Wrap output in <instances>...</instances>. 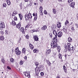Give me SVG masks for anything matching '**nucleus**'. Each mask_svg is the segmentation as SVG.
<instances>
[{
  "label": "nucleus",
  "mask_w": 78,
  "mask_h": 78,
  "mask_svg": "<svg viewBox=\"0 0 78 78\" xmlns=\"http://www.w3.org/2000/svg\"><path fill=\"white\" fill-rule=\"evenodd\" d=\"M53 33L55 37L53 38V41L51 42V47L53 48L56 47L58 45V39H57L58 32L56 30H54L53 31Z\"/></svg>",
  "instance_id": "obj_1"
},
{
  "label": "nucleus",
  "mask_w": 78,
  "mask_h": 78,
  "mask_svg": "<svg viewBox=\"0 0 78 78\" xmlns=\"http://www.w3.org/2000/svg\"><path fill=\"white\" fill-rule=\"evenodd\" d=\"M32 17L31 14L30 13H29L28 14H26L25 15L26 20H28V19H31Z\"/></svg>",
  "instance_id": "obj_2"
},
{
  "label": "nucleus",
  "mask_w": 78,
  "mask_h": 78,
  "mask_svg": "<svg viewBox=\"0 0 78 78\" xmlns=\"http://www.w3.org/2000/svg\"><path fill=\"white\" fill-rule=\"evenodd\" d=\"M23 74L26 76H27L29 78H31L30 73L28 71H26L23 72Z\"/></svg>",
  "instance_id": "obj_3"
},
{
  "label": "nucleus",
  "mask_w": 78,
  "mask_h": 78,
  "mask_svg": "<svg viewBox=\"0 0 78 78\" xmlns=\"http://www.w3.org/2000/svg\"><path fill=\"white\" fill-rule=\"evenodd\" d=\"M15 53L17 55H20L21 54V51H19V47L16 48L15 50Z\"/></svg>",
  "instance_id": "obj_4"
},
{
  "label": "nucleus",
  "mask_w": 78,
  "mask_h": 78,
  "mask_svg": "<svg viewBox=\"0 0 78 78\" xmlns=\"http://www.w3.org/2000/svg\"><path fill=\"white\" fill-rule=\"evenodd\" d=\"M35 70L36 75H38L40 73V71H41L40 68L38 66H37L36 68H35Z\"/></svg>",
  "instance_id": "obj_5"
},
{
  "label": "nucleus",
  "mask_w": 78,
  "mask_h": 78,
  "mask_svg": "<svg viewBox=\"0 0 78 78\" xmlns=\"http://www.w3.org/2000/svg\"><path fill=\"white\" fill-rule=\"evenodd\" d=\"M70 47V43H68L67 44V46L66 44H65L64 45V48H69Z\"/></svg>",
  "instance_id": "obj_6"
},
{
  "label": "nucleus",
  "mask_w": 78,
  "mask_h": 78,
  "mask_svg": "<svg viewBox=\"0 0 78 78\" xmlns=\"http://www.w3.org/2000/svg\"><path fill=\"white\" fill-rule=\"evenodd\" d=\"M56 47H57V50H58V53H60V51L61 50V47H60V46H58V44L57 46L54 48H52V47H51V48H53V49H54V48H56Z\"/></svg>",
  "instance_id": "obj_7"
},
{
  "label": "nucleus",
  "mask_w": 78,
  "mask_h": 78,
  "mask_svg": "<svg viewBox=\"0 0 78 78\" xmlns=\"http://www.w3.org/2000/svg\"><path fill=\"white\" fill-rule=\"evenodd\" d=\"M16 27L17 28H18V29H20L21 27V23L20 22L19 23L16 24Z\"/></svg>",
  "instance_id": "obj_8"
},
{
  "label": "nucleus",
  "mask_w": 78,
  "mask_h": 78,
  "mask_svg": "<svg viewBox=\"0 0 78 78\" xmlns=\"http://www.w3.org/2000/svg\"><path fill=\"white\" fill-rule=\"evenodd\" d=\"M34 39L35 41H39V38L37 35H34Z\"/></svg>",
  "instance_id": "obj_9"
},
{
  "label": "nucleus",
  "mask_w": 78,
  "mask_h": 78,
  "mask_svg": "<svg viewBox=\"0 0 78 78\" xmlns=\"http://www.w3.org/2000/svg\"><path fill=\"white\" fill-rule=\"evenodd\" d=\"M17 14H18V12L15 10L13 12L12 14V16L14 17L16 16V15Z\"/></svg>",
  "instance_id": "obj_10"
},
{
  "label": "nucleus",
  "mask_w": 78,
  "mask_h": 78,
  "mask_svg": "<svg viewBox=\"0 0 78 78\" xmlns=\"http://www.w3.org/2000/svg\"><path fill=\"white\" fill-rule=\"evenodd\" d=\"M63 31L65 33H66L67 32V28L66 26H63Z\"/></svg>",
  "instance_id": "obj_11"
},
{
  "label": "nucleus",
  "mask_w": 78,
  "mask_h": 78,
  "mask_svg": "<svg viewBox=\"0 0 78 78\" xmlns=\"http://www.w3.org/2000/svg\"><path fill=\"white\" fill-rule=\"evenodd\" d=\"M57 36L58 37H61L62 36V33L61 32H59L57 34Z\"/></svg>",
  "instance_id": "obj_12"
},
{
  "label": "nucleus",
  "mask_w": 78,
  "mask_h": 78,
  "mask_svg": "<svg viewBox=\"0 0 78 78\" xmlns=\"http://www.w3.org/2000/svg\"><path fill=\"white\" fill-rule=\"evenodd\" d=\"M39 68H40V69L41 71H43V70H44V69H45L44 66L42 65L40 66Z\"/></svg>",
  "instance_id": "obj_13"
},
{
  "label": "nucleus",
  "mask_w": 78,
  "mask_h": 78,
  "mask_svg": "<svg viewBox=\"0 0 78 78\" xmlns=\"http://www.w3.org/2000/svg\"><path fill=\"white\" fill-rule=\"evenodd\" d=\"M63 70L65 73H67V68L65 66H63Z\"/></svg>",
  "instance_id": "obj_14"
},
{
  "label": "nucleus",
  "mask_w": 78,
  "mask_h": 78,
  "mask_svg": "<svg viewBox=\"0 0 78 78\" xmlns=\"http://www.w3.org/2000/svg\"><path fill=\"white\" fill-rule=\"evenodd\" d=\"M0 26L2 28H5V23L3 22H1L0 24Z\"/></svg>",
  "instance_id": "obj_15"
},
{
  "label": "nucleus",
  "mask_w": 78,
  "mask_h": 78,
  "mask_svg": "<svg viewBox=\"0 0 78 78\" xmlns=\"http://www.w3.org/2000/svg\"><path fill=\"white\" fill-rule=\"evenodd\" d=\"M20 31L22 32V33L23 34H25V29H24V28H23V27H22L20 29Z\"/></svg>",
  "instance_id": "obj_16"
},
{
  "label": "nucleus",
  "mask_w": 78,
  "mask_h": 78,
  "mask_svg": "<svg viewBox=\"0 0 78 78\" xmlns=\"http://www.w3.org/2000/svg\"><path fill=\"white\" fill-rule=\"evenodd\" d=\"M62 55H61V54H59L58 58H59V59H61V62H63V60H62Z\"/></svg>",
  "instance_id": "obj_17"
},
{
  "label": "nucleus",
  "mask_w": 78,
  "mask_h": 78,
  "mask_svg": "<svg viewBox=\"0 0 78 78\" xmlns=\"http://www.w3.org/2000/svg\"><path fill=\"white\" fill-rule=\"evenodd\" d=\"M47 27L46 25H44L41 28V29L42 30H45L47 29Z\"/></svg>",
  "instance_id": "obj_18"
},
{
  "label": "nucleus",
  "mask_w": 78,
  "mask_h": 78,
  "mask_svg": "<svg viewBox=\"0 0 78 78\" xmlns=\"http://www.w3.org/2000/svg\"><path fill=\"white\" fill-rule=\"evenodd\" d=\"M58 23L57 24V27L58 28H60L61 27V23L60 22H58Z\"/></svg>",
  "instance_id": "obj_19"
},
{
  "label": "nucleus",
  "mask_w": 78,
  "mask_h": 78,
  "mask_svg": "<svg viewBox=\"0 0 78 78\" xmlns=\"http://www.w3.org/2000/svg\"><path fill=\"white\" fill-rule=\"evenodd\" d=\"M19 16V17L20 19V20H22L23 19V15L21 13H19L18 14Z\"/></svg>",
  "instance_id": "obj_20"
},
{
  "label": "nucleus",
  "mask_w": 78,
  "mask_h": 78,
  "mask_svg": "<svg viewBox=\"0 0 78 78\" xmlns=\"http://www.w3.org/2000/svg\"><path fill=\"white\" fill-rule=\"evenodd\" d=\"M46 62L47 63L48 65L49 66H51V62H50L49 60H46Z\"/></svg>",
  "instance_id": "obj_21"
},
{
  "label": "nucleus",
  "mask_w": 78,
  "mask_h": 78,
  "mask_svg": "<svg viewBox=\"0 0 78 78\" xmlns=\"http://www.w3.org/2000/svg\"><path fill=\"white\" fill-rule=\"evenodd\" d=\"M75 3L74 2H71L70 3V7L72 8H73L74 6H75Z\"/></svg>",
  "instance_id": "obj_22"
},
{
  "label": "nucleus",
  "mask_w": 78,
  "mask_h": 78,
  "mask_svg": "<svg viewBox=\"0 0 78 78\" xmlns=\"http://www.w3.org/2000/svg\"><path fill=\"white\" fill-rule=\"evenodd\" d=\"M5 40V37L3 36H0V41H3Z\"/></svg>",
  "instance_id": "obj_23"
},
{
  "label": "nucleus",
  "mask_w": 78,
  "mask_h": 78,
  "mask_svg": "<svg viewBox=\"0 0 78 78\" xmlns=\"http://www.w3.org/2000/svg\"><path fill=\"white\" fill-rule=\"evenodd\" d=\"M29 47L31 50H33L34 48V46H33V44H29Z\"/></svg>",
  "instance_id": "obj_24"
},
{
  "label": "nucleus",
  "mask_w": 78,
  "mask_h": 78,
  "mask_svg": "<svg viewBox=\"0 0 78 78\" xmlns=\"http://www.w3.org/2000/svg\"><path fill=\"white\" fill-rule=\"evenodd\" d=\"M11 23L12 25L13 26H15V25H16V22L14 20H12Z\"/></svg>",
  "instance_id": "obj_25"
},
{
  "label": "nucleus",
  "mask_w": 78,
  "mask_h": 78,
  "mask_svg": "<svg viewBox=\"0 0 78 78\" xmlns=\"http://www.w3.org/2000/svg\"><path fill=\"white\" fill-rule=\"evenodd\" d=\"M33 51L34 53H39V50L37 49H35L33 50Z\"/></svg>",
  "instance_id": "obj_26"
},
{
  "label": "nucleus",
  "mask_w": 78,
  "mask_h": 78,
  "mask_svg": "<svg viewBox=\"0 0 78 78\" xmlns=\"http://www.w3.org/2000/svg\"><path fill=\"white\" fill-rule=\"evenodd\" d=\"M51 53V50L50 49L47 50L46 51V53L47 55L48 54H50Z\"/></svg>",
  "instance_id": "obj_27"
},
{
  "label": "nucleus",
  "mask_w": 78,
  "mask_h": 78,
  "mask_svg": "<svg viewBox=\"0 0 78 78\" xmlns=\"http://www.w3.org/2000/svg\"><path fill=\"white\" fill-rule=\"evenodd\" d=\"M30 24H28L25 26V30H27V29H26V28H28L30 27Z\"/></svg>",
  "instance_id": "obj_28"
},
{
  "label": "nucleus",
  "mask_w": 78,
  "mask_h": 78,
  "mask_svg": "<svg viewBox=\"0 0 78 78\" xmlns=\"http://www.w3.org/2000/svg\"><path fill=\"white\" fill-rule=\"evenodd\" d=\"M52 11L54 14H56V10L55 9H53L52 10Z\"/></svg>",
  "instance_id": "obj_29"
},
{
  "label": "nucleus",
  "mask_w": 78,
  "mask_h": 78,
  "mask_svg": "<svg viewBox=\"0 0 78 78\" xmlns=\"http://www.w3.org/2000/svg\"><path fill=\"white\" fill-rule=\"evenodd\" d=\"M68 41L69 42H72V39L70 37H69L68 38Z\"/></svg>",
  "instance_id": "obj_30"
},
{
  "label": "nucleus",
  "mask_w": 78,
  "mask_h": 78,
  "mask_svg": "<svg viewBox=\"0 0 78 78\" xmlns=\"http://www.w3.org/2000/svg\"><path fill=\"white\" fill-rule=\"evenodd\" d=\"M6 2L8 5H11V2H10L9 0H7L6 1Z\"/></svg>",
  "instance_id": "obj_31"
},
{
  "label": "nucleus",
  "mask_w": 78,
  "mask_h": 78,
  "mask_svg": "<svg viewBox=\"0 0 78 78\" xmlns=\"http://www.w3.org/2000/svg\"><path fill=\"white\" fill-rule=\"evenodd\" d=\"M69 21H68V20H66V21L65 22V25H66V26L67 25V24H69Z\"/></svg>",
  "instance_id": "obj_32"
},
{
  "label": "nucleus",
  "mask_w": 78,
  "mask_h": 78,
  "mask_svg": "<svg viewBox=\"0 0 78 78\" xmlns=\"http://www.w3.org/2000/svg\"><path fill=\"white\" fill-rule=\"evenodd\" d=\"M39 9L40 12H41V11H42L43 8H42V7L41 6H40V8Z\"/></svg>",
  "instance_id": "obj_33"
},
{
  "label": "nucleus",
  "mask_w": 78,
  "mask_h": 78,
  "mask_svg": "<svg viewBox=\"0 0 78 78\" xmlns=\"http://www.w3.org/2000/svg\"><path fill=\"white\" fill-rule=\"evenodd\" d=\"M39 62H35V66H38L39 65Z\"/></svg>",
  "instance_id": "obj_34"
},
{
  "label": "nucleus",
  "mask_w": 78,
  "mask_h": 78,
  "mask_svg": "<svg viewBox=\"0 0 78 78\" xmlns=\"http://www.w3.org/2000/svg\"><path fill=\"white\" fill-rule=\"evenodd\" d=\"M24 62H23V61L22 60H21L20 62V65H23Z\"/></svg>",
  "instance_id": "obj_35"
},
{
  "label": "nucleus",
  "mask_w": 78,
  "mask_h": 78,
  "mask_svg": "<svg viewBox=\"0 0 78 78\" xmlns=\"http://www.w3.org/2000/svg\"><path fill=\"white\" fill-rule=\"evenodd\" d=\"M2 6L3 8H6V3H3Z\"/></svg>",
  "instance_id": "obj_36"
},
{
  "label": "nucleus",
  "mask_w": 78,
  "mask_h": 78,
  "mask_svg": "<svg viewBox=\"0 0 78 78\" xmlns=\"http://www.w3.org/2000/svg\"><path fill=\"white\" fill-rule=\"evenodd\" d=\"M67 49L68 50V51H69V52H70V54L69 55L70 56L71 55H72V52H70V51H71V50H71L70 49L67 48Z\"/></svg>",
  "instance_id": "obj_37"
},
{
  "label": "nucleus",
  "mask_w": 78,
  "mask_h": 78,
  "mask_svg": "<svg viewBox=\"0 0 78 78\" xmlns=\"http://www.w3.org/2000/svg\"><path fill=\"white\" fill-rule=\"evenodd\" d=\"M10 60L11 62H13L14 61V59L12 58H10Z\"/></svg>",
  "instance_id": "obj_38"
},
{
  "label": "nucleus",
  "mask_w": 78,
  "mask_h": 78,
  "mask_svg": "<svg viewBox=\"0 0 78 78\" xmlns=\"http://www.w3.org/2000/svg\"><path fill=\"white\" fill-rule=\"evenodd\" d=\"M25 51H26V49L25 48H23L22 49V52L23 53H25Z\"/></svg>",
  "instance_id": "obj_39"
},
{
  "label": "nucleus",
  "mask_w": 78,
  "mask_h": 78,
  "mask_svg": "<svg viewBox=\"0 0 78 78\" xmlns=\"http://www.w3.org/2000/svg\"><path fill=\"white\" fill-rule=\"evenodd\" d=\"M1 61L3 64H5V59L4 58H2L1 60Z\"/></svg>",
  "instance_id": "obj_40"
},
{
  "label": "nucleus",
  "mask_w": 78,
  "mask_h": 78,
  "mask_svg": "<svg viewBox=\"0 0 78 78\" xmlns=\"http://www.w3.org/2000/svg\"><path fill=\"white\" fill-rule=\"evenodd\" d=\"M13 19L14 20H15L16 21H17V20H18L17 17H16V16H15L14 17Z\"/></svg>",
  "instance_id": "obj_41"
},
{
  "label": "nucleus",
  "mask_w": 78,
  "mask_h": 78,
  "mask_svg": "<svg viewBox=\"0 0 78 78\" xmlns=\"http://www.w3.org/2000/svg\"><path fill=\"white\" fill-rule=\"evenodd\" d=\"M44 14H48V13L47 12V10H44Z\"/></svg>",
  "instance_id": "obj_42"
},
{
  "label": "nucleus",
  "mask_w": 78,
  "mask_h": 78,
  "mask_svg": "<svg viewBox=\"0 0 78 78\" xmlns=\"http://www.w3.org/2000/svg\"><path fill=\"white\" fill-rule=\"evenodd\" d=\"M33 15V16H37V13H36L35 14L34 13Z\"/></svg>",
  "instance_id": "obj_43"
},
{
  "label": "nucleus",
  "mask_w": 78,
  "mask_h": 78,
  "mask_svg": "<svg viewBox=\"0 0 78 78\" xmlns=\"http://www.w3.org/2000/svg\"><path fill=\"white\" fill-rule=\"evenodd\" d=\"M37 16H35L34 17V20H37Z\"/></svg>",
  "instance_id": "obj_44"
},
{
  "label": "nucleus",
  "mask_w": 78,
  "mask_h": 78,
  "mask_svg": "<svg viewBox=\"0 0 78 78\" xmlns=\"http://www.w3.org/2000/svg\"><path fill=\"white\" fill-rule=\"evenodd\" d=\"M26 38L27 39H28L29 38V35H26V36H25Z\"/></svg>",
  "instance_id": "obj_45"
},
{
  "label": "nucleus",
  "mask_w": 78,
  "mask_h": 78,
  "mask_svg": "<svg viewBox=\"0 0 78 78\" xmlns=\"http://www.w3.org/2000/svg\"><path fill=\"white\" fill-rule=\"evenodd\" d=\"M18 67H19V65L16 64V69H18Z\"/></svg>",
  "instance_id": "obj_46"
},
{
  "label": "nucleus",
  "mask_w": 78,
  "mask_h": 78,
  "mask_svg": "<svg viewBox=\"0 0 78 78\" xmlns=\"http://www.w3.org/2000/svg\"><path fill=\"white\" fill-rule=\"evenodd\" d=\"M40 15L41 16H43V12H42V11H41L40 12Z\"/></svg>",
  "instance_id": "obj_47"
},
{
  "label": "nucleus",
  "mask_w": 78,
  "mask_h": 78,
  "mask_svg": "<svg viewBox=\"0 0 78 78\" xmlns=\"http://www.w3.org/2000/svg\"><path fill=\"white\" fill-rule=\"evenodd\" d=\"M41 76H43V75H44V73L43 72H41Z\"/></svg>",
  "instance_id": "obj_48"
},
{
  "label": "nucleus",
  "mask_w": 78,
  "mask_h": 78,
  "mask_svg": "<svg viewBox=\"0 0 78 78\" xmlns=\"http://www.w3.org/2000/svg\"><path fill=\"white\" fill-rule=\"evenodd\" d=\"M49 36L51 37H53V34H52L50 33Z\"/></svg>",
  "instance_id": "obj_49"
},
{
  "label": "nucleus",
  "mask_w": 78,
  "mask_h": 78,
  "mask_svg": "<svg viewBox=\"0 0 78 78\" xmlns=\"http://www.w3.org/2000/svg\"><path fill=\"white\" fill-rule=\"evenodd\" d=\"M1 33L2 35H3V34H4V32H3V31H1Z\"/></svg>",
  "instance_id": "obj_50"
},
{
  "label": "nucleus",
  "mask_w": 78,
  "mask_h": 78,
  "mask_svg": "<svg viewBox=\"0 0 78 78\" xmlns=\"http://www.w3.org/2000/svg\"><path fill=\"white\" fill-rule=\"evenodd\" d=\"M30 31V33H34V29L31 30Z\"/></svg>",
  "instance_id": "obj_51"
},
{
  "label": "nucleus",
  "mask_w": 78,
  "mask_h": 78,
  "mask_svg": "<svg viewBox=\"0 0 78 78\" xmlns=\"http://www.w3.org/2000/svg\"><path fill=\"white\" fill-rule=\"evenodd\" d=\"M7 68L8 69H9V70H11V68L9 66H7Z\"/></svg>",
  "instance_id": "obj_52"
},
{
  "label": "nucleus",
  "mask_w": 78,
  "mask_h": 78,
  "mask_svg": "<svg viewBox=\"0 0 78 78\" xmlns=\"http://www.w3.org/2000/svg\"><path fill=\"white\" fill-rule=\"evenodd\" d=\"M75 26H76V28H78V24L76 23L75 24Z\"/></svg>",
  "instance_id": "obj_53"
},
{
  "label": "nucleus",
  "mask_w": 78,
  "mask_h": 78,
  "mask_svg": "<svg viewBox=\"0 0 78 78\" xmlns=\"http://www.w3.org/2000/svg\"><path fill=\"white\" fill-rule=\"evenodd\" d=\"M70 48V49L71 50H73V46L72 47H70V48Z\"/></svg>",
  "instance_id": "obj_54"
},
{
  "label": "nucleus",
  "mask_w": 78,
  "mask_h": 78,
  "mask_svg": "<svg viewBox=\"0 0 78 78\" xmlns=\"http://www.w3.org/2000/svg\"><path fill=\"white\" fill-rule=\"evenodd\" d=\"M34 32H37L38 31V30L34 29Z\"/></svg>",
  "instance_id": "obj_55"
},
{
  "label": "nucleus",
  "mask_w": 78,
  "mask_h": 78,
  "mask_svg": "<svg viewBox=\"0 0 78 78\" xmlns=\"http://www.w3.org/2000/svg\"><path fill=\"white\" fill-rule=\"evenodd\" d=\"M20 9H22V8H23L22 5H20Z\"/></svg>",
  "instance_id": "obj_56"
},
{
  "label": "nucleus",
  "mask_w": 78,
  "mask_h": 78,
  "mask_svg": "<svg viewBox=\"0 0 78 78\" xmlns=\"http://www.w3.org/2000/svg\"><path fill=\"white\" fill-rule=\"evenodd\" d=\"M24 59H25V60H27V56H25L24 57Z\"/></svg>",
  "instance_id": "obj_57"
},
{
  "label": "nucleus",
  "mask_w": 78,
  "mask_h": 78,
  "mask_svg": "<svg viewBox=\"0 0 78 78\" xmlns=\"http://www.w3.org/2000/svg\"><path fill=\"white\" fill-rule=\"evenodd\" d=\"M67 48H65V49H64V50L65 51V52H67Z\"/></svg>",
  "instance_id": "obj_58"
},
{
  "label": "nucleus",
  "mask_w": 78,
  "mask_h": 78,
  "mask_svg": "<svg viewBox=\"0 0 78 78\" xmlns=\"http://www.w3.org/2000/svg\"><path fill=\"white\" fill-rule=\"evenodd\" d=\"M72 1H73V0H68V2L69 3L71 2H72Z\"/></svg>",
  "instance_id": "obj_59"
},
{
  "label": "nucleus",
  "mask_w": 78,
  "mask_h": 78,
  "mask_svg": "<svg viewBox=\"0 0 78 78\" xmlns=\"http://www.w3.org/2000/svg\"><path fill=\"white\" fill-rule=\"evenodd\" d=\"M5 34H8V31L7 30H5Z\"/></svg>",
  "instance_id": "obj_60"
},
{
  "label": "nucleus",
  "mask_w": 78,
  "mask_h": 78,
  "mask_svg": "<svg viewBox=\"0 0 78 78\" xmlns=\"http://www.w3.org/2000/svg\"><path fill=\"white\" fill-rule=\"evenodd\" d=\"M59 2H62V0H57Z\"/></svg>",
  "instance_id": "obj_61"
},
{
  "label": "nucleus",
  "mask_w": 78,
  "mask_h": 78,
  "mask_svg": "<svg viewBox=\"0 0 78 78\" xmlns=\"http://www.w3.org/2000/svg\"><path fill=\"white\" fill-rule=\"evenodd\" d=\"M21 40H22V39H21V38H20V40L18 41L19 42H20V41H21Z\"/></svg>",
  "instance_id": "obj_62"
},
{
  "label": "nucleus",
  "mask_w": 78,
  "mask_h": 78,
  "mask_svg": "<svg viewBox=\"0 0 78 78\" xmlns=\"http://www.w3.org/2000/svg\"><path fill=\"white\" fill-rule=\"evenodd\" d=\"M22 2H21L20 4V6H22Z\"/></svg>",
  "instance_id": "obj_63"
},
{
  "label": "nucleus",
  "mask_w": 78,
  "mask_h": 78,
  "mask_svg": "<svg viewBox=\"0 0 78 78\" xmlns=\"http://www.w3.org/2000/svg\"><path fill=\"white\" fill-rule=\"evenodd\" d=\"M71 29L72 30V31H74L75 30V29L73 28H71Z\"/></svg>",
  "instance_id": "obj_64"
}]
</instances>
